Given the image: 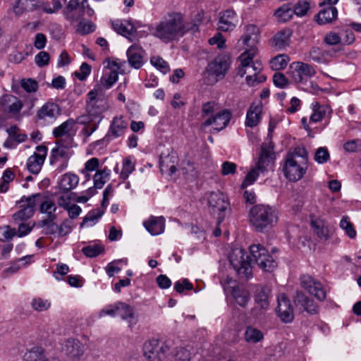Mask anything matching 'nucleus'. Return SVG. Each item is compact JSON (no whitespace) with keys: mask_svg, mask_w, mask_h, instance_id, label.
I'll list each match as a JSON object with an SVG mask.
<instances>
[{"mask_svg":"<svg viewBox=\"0 0 361 361\" xmlns=\"http://www.w3.org/2000/svg\"><path fill=\"white\" fill-rule=\"evenodd\" d=\"M31 306L37 312H43L47 310L50 307L51 304L47 300L37 298L32 300Z\"/></svg>","mask_w":361,"mask_h":361,"instance_id":"13d9d810","label":"nucleus"},{"mask_svg":"<svg viewBox=\"0 0 361 361\" xmlns=\"http://www.w3.org/2000/svg\"><path fill=\"white\" fill-rule=\"evenodd\" d=\"M245 32L241 39L243 44L249 45V42L252 40L255 42L258 41L259 34V29L256 25L250 24L247 25L244 28Z\"/></svg>","mask_w":361,"mask_h":361,"instance_id":"58836bf2","label":"nucleus"},{"mask_svg":"<svg viewBox=\"0 0 361 361\" xmlns=\"http://www.w3.org/2000/svg\"><path fill=\"white\" fill-rule=\"evenodd\" d=\"M150 62L153 66L159 69L164 74H166L170 70L168 63L159 56H152Z\"/></svg>","mask_w":361,"mask_h":361,"instance_id":"5fc2aeb1","label":"nucleus"},{"mask_svg":"<svg viewBox=\"0 0 361 361\" xmlns=\"http://www.w3.org/2000/svg\"><path fill=\"white\" fill-rule=\"evenodd\" d=\"M49 54L47 51H44L38 53L35 57V63L39 67L47 66L49 64Z\"/></svg>","mask_w":361,"mask_h":361,"instance_id":"69168bd1","label":"nucleus"},{"mask_svg":"<svg viewBox=\"0 0 361 361\" xmlns=\"http://www.w3.org/2000/svg\"><path fill=\"white\" fill-rule=\"evenodd\" d=\"M178 156L176 151L171 149L167 153H162L159 159V167L162 173L172 176L177 171Z\"/></svg>","mask_w":361,"mask_h":361,"instance_id":"412c9836","label":"nucleus"},{"mask_svg":"<svg viewBox=\"0 0 361 361\" xmlns=\"http://www.w3.org/2000/svg\"><path fill=\"white\" fill-rule=\"evenodd\" d=\"M311 225L314 233L320 239L326 240L330 238L331 232L324 219L321 218L312 219Z\"/></svg>","mask_w":361,"mask_h":361,"instance_id":"2f4dec72","label":"nucleus"},{"mask_svg":"<svg viewBox=\"0 0 361 361\" xmlns=\"http://www.w3.org/2000/svg\"><path fill=\"white\" fill-rule=\"evenodd\" d=\"M221 283L226 293H231L233 289L237 288L238 286L236 284V281L233 280L232 278L226 276L224 279L221 281Z\"/></svg>","mask_w":361,"mask_h":361,"instance_id":"338daca9","label":"nucleus"},{"mask_svg":"<svg viewBox=\"0 0 361 361\" xmlns=\"http://www.w3.org/2000/svg\"><path fill=\"white\" fill-rule=\"evenodd\" d=\"M111 27L115 32L126 37H128L136 32V27L130 19L112 20Z\"/></svg>","mask_w":361,"mask_h":361,"instance_id":"a878e982","label":"nucleus"},{"mask_svg":"<svg viewBox=\"0 0 361 361\" xmlns=\"http://www.w3.org/2000/svg\"><path fill=\"white\" fill-rule=\"evenodd\" d=\"M257 53V50L255 47H252L243 53L240 56L241 67L238 72V75L240 77L245 75L247 84L252 87L264 82L267 79L266 76L262 73V63L257 60L254 61Z\"/></svg>","mask_w":361,"mask_h":361,"instance_id":"f03ea898","label":"nucleus"},{"mask_svg":"<svg viewBox=\"0 0 361 361\" xmlns=\"http://www.w3.org/2000/svg\"><path fill=\"white\" fill-rule=\"evenodd\" d=\"M47 147L44 145H39L36 147V151L27 159L26 164L27 169L30 173L37 174L40 172L47 154Z\"/></svg>","mask_w":361,"mask_h":361,"instance_id":"f3484780","label":"nucleus"},{"mask_svg":"<svg viewBox=\"0 0 361 361\" xmlns=\"http://www.w3.org/2000/svg\"><path fill=\"white\" fill-rule=\"evenodd\" d=\"M276 312L277 316L284 323H290L294 319L293 309L291 302L283 293L278 296V305Z\"/></svg>","mask_w":361,"mask_h":361,"instance_id":"aec40b11","label":"nucleus"},{"mask_svg":"<svg viewBox=\"0 0 361 361\" xmlns=\"http://www.w3.org/2000/svg\"><path fill=\"white\" fill-rule=\"evenodd\" d=\"M110 170L106 167L102 170H98L93 176L94 185L95 188L101 189L109 180Z\"/></svg>","mask_w":361,"mask_h":361,"instance_id":"a18cd8bd","label":"nucleus"},{"mask_svg":"<svg viewBox=\"0 0 361 361\" xmlns=\"http://www.w3.org/2000/svg\"><path fill=\"white\" fill-rule=\"evenodd\" d=\"M262 112V104L261 102H253L246 115V121L245 124L249 127H255L257 126L261 120Z\"/></svg>","mask_w":361,"mask_h":361,"instance_id":"cd10ccee","label":"nucleus"},{"mask_svg":"<svg viewBox=\"0 0 361 361\" xmlns=\"http://www.w3.org/2000/svg\"><path fill=\"white\" fill-rule=\"evenodd\" d=\"M231 118V114L228 110H222L216 112L214 116L206 118L201 125L202 129L212 126L216 131L224 129L228 124Z\"/></svg>","mask_w":361,"mask_h":361,"instance_id":"a211bd4d","label":"nucleus"},{"mask_svg":"<svg viewBox=\"0 0 361 361\" xmlns=\"http://www.w3.org/2000/svg\"><path fill=\"white\" fill-rule=\"evenodd\" d=\"M87 100V112L89 121L99 123L102 114L109 108L107 97L102 88H94L89 92Z\"/></svg>","mask_w":361,"mask_h":361,"instance_id":"20e7f679","label":"nucleus"},{"mask_svg":"<svg viewBox=\"0 0 361 361\" xmlns=\"http://www.w3.org/2000/svg\"><path fill=\"white\" fill-rule=\"evenodd\" d=\"M236 303L241 307H245L250 300L249 292L238 286L231 293Z\"/></svg>","mask_w":361,"mask_h":361,"instance_id":"79ce46f5","label":"nucleus"},{"mask_svg":"<svg viewBox=\"0 0 361 361\" xmlns=\"http://www.w3.org/2000/svg\"><path fill=\"white\" fill-rule=\"evenodd\" d=\"M293 13L290 5L284 4L275 11L274 16L279 21L286 22L293 17Z\"/></svg>","mask_w":361,"mask_h":361,"instance_id":"de8ad7c7","label":"nucleus"},{"mask_svg":"<svg viewBox=\"0 0 361 361\" xmlns=\"http://www.w3.org/2000/svg\"><path fill=\"white\" fill-rule=\"evenodd\" d=\"M190 30L183 22L181 14L169 13L156 25L152 34L165 43L173 41Z\"/></svg>","mask_w":361,"mask_h":361,"instance_id":"f257e3e1","label":"nucleus"},{"mask_svg":"<svg viewBox=\"0 0 361 361\" xmlns=\"http://www.w3.org/2000/svg\"><path fill=\"white\" fill-rule=\"evenodd\" d=\"M301 286L310 295L319 300H324L326 297V291L320 281L310 276L304 275L300 278Z\"/></svg>","mask_w":361,"mask_h":361,"instance_id":"dca6fc26","label":"nucleus"},{"mask_svg":"<svg viewBox=\"0 0 361 361\" xmlns=\"http://www.w3.org/2000/svg\"><path fill=\"white\" fill-rule=\"evenodd\" d=\"M307 169L306 160L302 159L300 161L294 160V158H287L284 165V174L291 181L300 180L305 173Z\"/></svg>","mask_w":361,"mask_h":361,"instance_id":"ddd939ff","label":"nucleus"},{"mask_svg":"<svg viewBox=\"0 0 361 361\" xmlns=\"http://www.w3.org/2000/svg\"><path fill=\"white\" fill-rule=\"evenodd\" d=\"M107 63L104 67L103 75L100 79V84L95 88H102V92L104 90L109 89L118 80V75L122 73V67L126 65L125 61H121L118 59L106 61Z\"/></svg>","mask_w":361,"mask_h":361,"instance_id":"423d86ee","label":"nucleus"},{"mask_svg":"<svg viewBox=\"0 0 361 361\" xmlns=\"http://www.w3.org/2000/svg\"><path fill=\"white\" fill-rule=\"evenodd\" d=\"M105 315L111 317L119 315L123 320L127 322L130 329H133L137 323V318L133 307L123 302L106 305L99 312V317H103Z\"/></svg>","mask_w":361,"mask_h":361,"instance_id":"39448f33","label":"nucleus"},{"mask_svg":"<svg viewBox=\"0 0 361 361\" xmlns=\"http://www.w3.org/2000/svg\"><path fill=\"white\" fill-rule=\"evenodd\" d=\"M180 169L183 172L185 178L193 180H195L199 175L195 164L190 159H184L182 161Z\"/></svg>","mask_w":361,"mask_h":361,"instance_id":"f704fd0d","label":"nucleus"},{"mask_svg":"<svg viewBox=\"0 0 361 361\" xmlns=\"http://www.w3.org/2000/svg\"><path fill=\"white\" fill-rule=\"evenodd\" d=\"M312 114L310 116V121L318 123L325 118H330L332 114L331 108L326 104H320L315 102L312 103Z\"/></svg>","mask_w":361,"mask_h":361,"instance_id":"bb28decb","label":"nucleus"},{"mask_svg":"<svg viewBox=\"0 0 361 361\" xmlns=\"http://www.w3.org/2000/svg\"><path fill=\"white\" fill-rule=\"evenodd\" d=\"M292 32L289 30H283L277 32L272 39V45L278 49H284L289 46Z\"/></svg>","mask_w":361,"mask_h":361,"instance_id":"72a5a7b5","label":"nucleus"},{"mask_svg":"<svg viewBox=\"0 0 361 361\" xmlns=\"http://www.w3.org/2000/svg\"><path fill=\"white\" fill-rule=\"evenodd\" d=\"M273 159L272 153L270 149L262 147L261 154L256 165L257 170L264 172Z\"/></svg>","mask_w":361,"mask_h":361,"instance_id":"37998d69","label":"nucleus"},{"mask_svg":"<svg viewBox=\"0 0 361 361\" xmlns=\"http://www.w3.org/2000/svg\"><path fill=\"white\" fill-rule=\"evenodd\" d=\"M340 227L345 231V233L349 238H355L357 234L356 231L348 216H345L342 218L340 221Z\"/></svg>","mask_w":361,"mask_h":361,"instance_id":"864d4df0","label":"nucleus"},{"mask_svg":"<svg viewBox=\"0 0 361 361\" xmlns=\"http://www.w3.org/2000/svg\"><path fill=\"white\" fill-rule=\"evenodd\" d=\"M250 224L256 231L262 232L273 227L279 220L277 209L267 204H257L249 212Z\"/></svg>","mask_w":361,"mask_h":361,"instance_id":"7ed1b4c3","label":"nucleus"},{"mask_svg":"<svg viewBox=\"0 0 361 361\" xmlns=\"http://www.w3.org/2000/svg\"><path fill=\"white\" fill-rule=\"evenodd\" d=\"M309 56L312 61L318 63H326V59L324 55V50L319 47H313L309 51Z\"/></svg>","mask_w":361,"mask_h":361,"instance_id":"603ef678","label":"nucleus"},{"mask_svg":"<svg viewBox=\"0 0 361 361\" xmlns=\"http://www.w3.org/2000/svg\"><path fill=\"white\" fill-rule=\"evenodd\" d=\"M20 87L28 94L35 93L38 88V82L32 78H22L20 81Z\"/></svg>","mask_w":361,"mask_h":361,"instance_id":"3c124183","label":"nucleus"},{"mask_svg":"<svg viewBox=\"0 0 361 361\" xmlns=\"http://www.w3.org/2000/svg\"><path fill=\"white\" fill-rule=\"evenodd\" d=\"M169 345L157 339L146 341L143 345L144 355L148 361H161L166 357Z\"/></svg>","mask_w":361,"mask_h":361,"instance_id":"9b49d317","label":"nucleus"},{"mask_svg":"<svg viewBox=\"0 0 361 361\" xmlns=\"http://www.w3.org/2000/svg\"><path fill=\"white\" fill-rule=\"evenodd\" d=\"M229 259L236 273L240 278L248 279L252 276L251 262L248 255L241 248L233 249L230 254Z\"/></svg>","mask_w":361,"mask_h":361,"instance_id":"0eeeda50","label":"nucleus"},{"mask_svg":"<svg viewBox=\"0 0 361 361\" xmlns=\"http://www.w3.org/2000/svg\"><path fill=\"white\" fill-rule=\"evenodd\" d=\"M288 74L294 82L305 84L316 75V70L309 63L295 61L290 64Z\"/></svg>","mask_w":361,"mask_h":361,"instance_id":"1a4fd4ad","label":"nucleus"},{"mask_svg":"<svg viewBox=\"0 0 361 361\" xmlns=\"http://www.w3.org/2000/svg\"><path fill=\"white\" fill-rule=\"evenodd\" d=\"M271 290L267 287H257L254 295L255 306L251 310L253 317L261 320L265 317L270 306Z\"/></svg>","mask_w":361,"mask_h":361,"instance_id":"6e6552de","label":"nucleus"},{"mask_svg":"<svg viewBox=\"0 0 361 361\" xmlns=\"http://www.w3.org/2000/svg\"><path fill=\"white\" fill-rule=\"evenodd\" d=\"M96 25L91 21H80L77 26V32L81 35L90 34L94 31Z\"/></svg>","mask_w":361,"mask_h":361,"instance_id":"bf43d9fd","label":"nucleus"},{"mask_svg":"<svg viewBox=\"0 0 361 361\" xmlns=\"http://www.w3.org/2000/svg\"><path fill=\"white\" fill-rule=\"evenodd\" d=\"M79 7H81L79 0H70L63 11L65 18L71 23H75L78 19V16L74 12Z\"/></svg>","mask_w":361,"mask_h":361,"instance_id":"4c0bfd02","label":"nucleus"},{"mask_svg":"<svg viewBox=\"0 0 361 361\" xmlns=\"http://www.w3.org/2000/svg\"><path fill=\"white\" fill-rule=\"evenodd\" d=\"M259 170H257V168L255 167L252 169L246 175L243 182L241 184V188H245L248 185H252L259 176Z\"/></svg>","mask_w":361,"mask_h":361,"instance_id":"680f3d73","label":"nucleus"},{"mask_svg":"<svg viewBox=\"0 0 361 361\" xmlns=\"http://www.w3.org/2000/svg\"><path fill=\"white\" fill-rule=\"evenodd\" d=\"M79 183V177L72 173H66L59 180V188L63 192H68L74 189Z\"/></svg>","mask_w":361,"mask_h":361,"instance_id":"473e14b6","label":"nucleus"},{"mask_svg":"<svg viewBox=\"0 0 361 361\" xmlns=\"http://www.w3.org/2000/svg\"><path fill=\"white\" fill-rule=\"evenodd\" d=\"M143 225L152 235H159L164 231L165 219L163 216H150Z\"/></svg>","mask_w":361,"mask_h":361,"instance_id":"c756f323","label":"nucleus"},{"mask_svg":"<svg viewBox=\"0 0 361 361\" xmlns=\"http://www.w3.org/2000/svg\"><path fill=\"white\" fill-rule=\"evenodd\" d=\"M219 111L220 106L217 102L214 101L207 102L202 105L201 116L204 121L208 117L214 116Z\"/></svg>","mask_w":361,"mask_h":361,"instance_id":"49530a36","label":"nucleus"},{"mask_svg":"<svg viewBox=\"0 0 361 361\" xmlns=\"http://www.w3.org/2000/svg\"><path fill=\"white\" fill-rule=\"evenodd\" d=\"M4 103H10L7 111L11 114H18L23 108V102L18 97L13 95H5L1 98Z\"/></svg>","mask_w":361,"mask_h":361,"instance_id":"ea45409f","label":"nucleus"},{"mask_svg":"<svg viewBox=\"0 0 361 361\" xmlns=\"http://www.w3.org/2000/svg\"><path fill=\"white\" fill-rule=\"evenodd\" d=\"M250 251L253 259L263 271L271 272L276 268V259L263 246L259 244L252 245Z\"/></svg>","mask_w":361,"mask_h":361,"instance_id":"f8f14e48","label":"nucleus"},{"mask_svg":"<svg viewBox=\"0 0 361 361\" xmlns=\"http://www.w3.org/2000/svg\"><path fill=\"white\" fill-rule=\"evenodd\" d=\"M76 122L72 119H68L53 130V135L56 141H74L76 134Z\"/></svg>","mask_w":361,"mask_h":361,"instance_id":"2eb2a0df","label":"nucleus"},{"mask_svg":"<svg viewBox=\"0 0 361 361\" xmlns=\"http://www.w3.org/2000/svg\"><path fill=\"white\" fill-rule=\"evenodd\" d=\"M264 339V334L258 329L249 326L245 331V340L250 343H257Z\"/></svg>","mask_w":361,"mask_h":361,"instance_id":"a19ab883","label":"nucleus"},{"mask_svg":"<svg viewBox=\"0 0 361 361\" xmlns=\"http://www.w3.org/2000/svg\"><path fill=\"white\" fill-rule=\"evenodd\" d=\"M338 11L334 6H328L322 9L317 15V22L319 24H326L332 22L336 18Z\"/></svg>","mask_w":361,"mask_h":361,"instance_id":"c9c22d12","label":"nucleus"},{"mask_svg":"<svg viewBox=\"0 0 361 361\" xmlns=\"http://www.w3.org/2000/svg\"><path fill=\"white\" fill-rule=\"evenodd\" d=\"M104 212L100 210L92 211L88 213V214L84 218L81 226H93L98 221V219L102 216Z\"/></svg>","mask_w":361,"mask_h":361,"instance_id":"6e6d98bb","label":"nucleus"},{"mask_svg":"<svg viewBox=\"0 0 361 361\" xmlns=\"http://www.w3.org/2000/svg\"><path fill=\"white\" fill-rule=\"evenodd\" d=\"M229 66V58L225 55H220L208 64L207 71L209 75L215 76L217 81L224 77Z\"/></svg>","mask_w":361,"mask_h":361,"instance_id":"6ab92c4d","label":"nucleus"},{"mask_svg":"<svg viewBox=\"0 0 361 361\" xmlns=\"http://www.w3.org/2000/svg\"><path fill=\"white\" fill-rule=\"evenodd\" d=\"M38 0H18L13 6V12L20 16L25 11H32L37 8Z\"/></svg>","mask_w":361,"mask_h":361,"instance_id":"e433bc0d","label":"nucleus"},{"mask_svg":"<svg viewBox=\"0 0 361 361\" xmlns=\"http://www.w3.org/2000/svg\"><path fill=\"white\" fill-rule=\"evenodd\" d=\"M34 214V206L30 202L13 215L15 221H25L30 219Z\"/></svg>","mask_w":361,"mask_h":361,"instance_id":"8fccbe9b","label":"nucleus"},{"mask_svg":"<svg viewBox=\"0 0 361 361\" xmlns=\"http://www.w3.org/2000/svg\"><path fill=\"white\" fill-rule=\"evenodd\" d=\"M330 159V154L326 147H319L314 154V161L319 164H323L326 163Z\"/></svg>","mask_w":361,"mask_h":361,"instance_id":"4d7b16f0","label":"nucleus"},{"mask_svg":"<svg viewBox=\"0 0 361 361\" xmlns=\"http://www.w3.org/2000/svg\"><path fill=\"white\" fill-rule=\"evenodd\" d=\"M145 51L138 45L133 44L127 50L128 60L130 65L134 68L139 69L143 64Z\"/></svg>","mask_w":361,"mask_h":361,"instance_id":"c85d7f7f","label":"nucleus"},{"mask_svg":"<svg viewBox=\"0 0 361 361\" xmlns=\"http://www.w3.org/2000/svg\"><path fill=\"white\" fill-rule=\"evenodd\" d=\"M62 351L70 358L79 359L84 354V345L78 339L70 338L63 344Z\"/></svg>","mask_w":361,"mask_h":361,"instance_id":"5701e85b","label":"nucleus"},{"mask_svg":"<svg viewBox=\"0 0 361 361\" xmlns=\"http://www.w3.org/2000/svg\"><path fill=\"white\" fill-rule=\"evenodd\" d=\"M324 42L329 45H337L342 43V37L336 32H328L324 39Z\"/></svg>","mask_w":361,"mask_h":361,"instance_id":"0e129e2a","label":"nucleus"},{"mask_svg":"<svg viewBox=\"0 0 361 361\" xmlns=\"http://www.w3.org/2000/svg\"><path fill=\"white\" fill-rule=\"evenodd\" d=\"M56 146L51 149L50 164H56L58 161L62 163L59 166V171H62L68 166V161L73 154L72 147H74V141H56Z\"/></svg>","mask_w":361,"mask_h":361,"instance_id":"9d476101","label":"nucleus"},{"mask_svg":"<svg viewBox=\"0 0 361 361\" xmlns=\"http://www.w3.org/2000/svg\"><path fill=\"white\" fill-rule=\"evenodd\" d=\"M238 23L239 19L236 12L233 9H226L219 13L217 29L220 32H232Z\"/></svg>","mask_w":361,"mask_h":361,"instance_id":"4468645a","label":"nucleus"},{"mask_svg":"<svg viewBox=\"0 0 361 361\" xmlns=\"http://www.w3.org/2000/svg\"><path fill=\"white\" fill-rule=\"evenodd\" d=\"M294 302L298 307L302 308L309 314H314L317 313V304L301 291L296 293L294 297Z\"/></svg>","mask_w":361,"mask_h":361,"instance_id":"393cba45","label":"nucleus"},{"mask_svg":"<svg viewBox=\"0 0 361 361\" xmlns=\"http://www.w3.org/2000/svg\"><path fill=\"white\" fill-rule=\"evenodd\" d=\"M127 127L128 122L123 116L115 117L111 121L107 135L112 138L118 137L124 134Z\"/></svg>","mask_w":361,"mask_h":361,"instance_id":"7c9ffc66","label":"nucleus"},{"mask_svg":"<svg viewBox=\"0 0 361 361\" xmlns=\"http://www.w3.org/2000/svg\"><path fill=\"white\" fill-rule=\"evenodd\" d=\"M83 254L88 257H94L104 251L102 246L99 245H88L82 248Z\"/></svg>","mask_w":361,"mask_h":361,"instance_id":"052dcab7","label":"nucleus"},{"mask_svg":"<svg viewBox=\"0 0 361 361\" xmlns=\"http://www.w3.org/2000/svg\"><path fill=\"white\" fill-rule=\"evenodd\" d=\"M289 61L290 57L287 54H279L270 61V66L275 71L283 70Z\"/></svg>","mask_w":361,"mask_h":361,"instance_id":"09e8293b","label":"nucleus"},{"mask_svg":"<svg viewBox=\"0 0 361 361\" xmlns=\"http://www.w3.org/2000/svg\"><path fill=\"white\" fill-rule=\"evenodd\" d=\"M135 162L133 157H128L123 159L122 169L120 173V178L126 180L135 171Z\"/></svg>","mask_w":361,"mask_h":361,"instance_id":"c03bdc74","label":"nucleus"},{"mask_svg":"<svg viewBox=\"0 0 361 361\" xmlns=\"http://www.w3.org/2000/svg\"><path fill=\"white\" fill-rule=\"evenodd\" d=\"M208 204L212 208L214 213L219 212V225L223 219V216H221V214L224 213L228 207L226 197L219 192H212L208 197Z\"/></svg>","mask_w":361,"mask_h":361,"instance_id":"4be33fe9","label":"nucleus"},{"mask_svg":"<svg viewBox=\"0 0 361 361\" xmlns=\"http://www.w3.org/2000/svg\"><path fill=\"white\" fill-rule=\"evenodd\" d=\"M290 157L294 158V160L298 161L304 159L306 160V163H307V152L304 147H298L295 148L292 153L287 155V158Z\"/></svg>","mask_w":361,"mask_h":361,"instance_id":"e2e57ef3","label":"nucleus"},{"mask_svg":"<svg viewBox=\"0 0 361 361\" xmlns=\"http://www.w3.org/2000/svg\"><path fill=\"white\" fill-rule=\"evenodd\" d=\"M56 209V207L54 203L50 200L44 201L40 206L41 212L48 214L49 217H51Z\"/></svg>","mask_w":361,"mask_h":361,"instance_id":"774afa93","label":"nucleus"},{"mask_svg":"<svg viewBox=\"0 0 361 361\" xmlns=\"http://www.w3.org/2000/svg\"><path fill=\"white\" fill-rule=\"evenodd\" d=\"M60 114L61 109L58 104L47 102L38 110L36 116L39 120L49 121L56 120Z\"/></svg>","mask_w":361,"mask_h":361,"instance_id":"b1692460","label":"nucleus"}]
</instances>
